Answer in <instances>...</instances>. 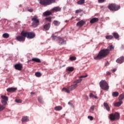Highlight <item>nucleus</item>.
I'll list each match as a JSON object with an SVG mask.
<instances>
[{
    "instance_id": "4",
    "label": "nucleus",
    "mask_w": 124,
    "mask_h": 124,
    "mask_svg": "<svg viewBox=\"0 0 124 124\" xmlns=\"http://www.w3.org/2000/svg\"><path fill=\"white\" fill-rule=\"evenodd\" d=\"M21 34H22L23 36H25V37L29 38L30 39H32V38H34V37H35V34L33 32L22 31Z\"/></svg>"
},
{
    "instance_id": "18",
    "label": "nucleus",
    "mask_w": 124,
    "mask_h": 124,
    "mask_svg": "<svg viewBox=\"0 0 124 124\" xmlns=\"http://www.w3.org/2000/svg\"><path fill=\"white\" fill-rule=\"evenodd\" d=\"M98 18L94 17L90 20V24H93L94 23H96V22H98Z\"/></svg>"
},
{
    "instance_id": "40",
    "label": "nucleus",
    "mask_w": 124,
    "mask_h": 124,
    "mask_svg": "<svg viewBox=\"0 0 124 124\" xmlns=\"http://www.w3.org/2000/svg\"><path fill=\"white\" fill-rule=\"evenodd\" d=\"M88 118L89 119V120H90V121H93V117L91 116H88Z\"/></svg>"
},
{
    "instance_id": "10",
    "label": "nucleus",
    "mask_w": 124,
    "mask_h": 124,
    "mask_svg": "<svg viewBox=\"0 0 124 124\" xmlns=\"http://www.w3.org/2000/svg\"><path fill=\"white\" fill-rule=\"evenodd\" d=\"M15 68L16 70L21 71V70L23 69V64H22L21 63H16L15 65Z\"/></svg>"
},
{
    "instance_id": "5",
    "label": "nucleus",
    "mask_w": 124,
    "mask_h": 124,
    "mask_svg": "<svg viewBox=\"0 0 124 124\" xmlns=\"http://www.w3.org/2000/svg\"><path fill=\"white\" fill-rule=\"evenodd\" d=\"M120 113L117 112H115V113H111L109 115V119L112 122L120 120Z\"/></svg>"
},
{
    "instance_id": "51",
    "label": "nucleus",
    "mask_w": 124,
    "mask_h": 124,
    "mask_svg": "<svg viewBox=\"0 0 124 124\" xmlns=\"http://www.w3.org/2000/svg\"><path fill=\"white\" fill-rule=\"evenodd\" d=\"M65 23H67V22H69V21L68 20H65Z\"/></svg>"
},
{
    "instance_id": "19",
    "label": "nucleus",
    "mask_w": 124,
    "mask_h": 124,
    "mask_svg": "<svg viewBox=\"0 0 124 124\" xmlns=\"http://www.w3.org/2000/svg\"><path fill=\"white\" fill-rule=\"evenodd\" d=\"M30 61H31V62H38V63L41 62V61H40V59H39V58H32Z\"/></svg>"
},
{
    "instance_id": "27",
    "label": "nucleus",
    "mask_w": 124,
    "mask_h": 124,
    "mask_svg": "<svg viewBox=\"0 0 124 124\" xmlns=\"http://www.w3.org/2000/svg\"><path fill=\"white\" fill-rule=\"evenodd\" d=\"M124 94H120L119 97V101H122V100H124Z\"/></svg>"
},
{
    "instance_id": "42",
    "label": "nucleus",
    "mask_w": 124,
    "mask_h": 124,
    "mask_svg": "<svg viewBox=\"0 0 124 124\" xmlns=\"http://www.w3.org/2000/svg\"><path fill=\"white\" fill-rule=\"evenodd\" d=\"M86 77H88V75L86 76H81L79 77V79H81V78H86Z\"/></svg>"
},
{
    "instance_id": "47",
    "label": "nucleus",
    "mask_w": 124,
    "mask_h": 124,
    "mask_svg": "<svg viewBox=\"0 0 124 124\" xmlns=\"http://www.w3.org/2000/svg\"><path fill=\"white\" fill-rule=\"evenodd\" d=\"M56 38H57V36H53L52 37V39H53V40L56 39Z\"/></svg>"
},
{
    "instance_id": "52",
    "label": "nucleus",
    "mask_w": 124,
    "mask_h": 124,
    "mask_svg": "<svg viewBox=\"0 0 124 124\" xmlns=\"http://www.w3.org/2000/svg\"><path fill=\"white\" fill-rule=\"evenodd\" d=\"M113 72H115V71H116V69H113Z\"/></svg>"
},
{
    "instance_id": "49",
    "label": "nucleus",
    "mask_w": 124,
    "mask_h": 124,
    "mask_svg": "<svg viewBox=\"0 0 124 124\" xmlns=\"http://www.w3.org/2000/svg\"><path fill=\"white\" fill-rule=\"evenodd\" d=\"M94 98H96V99H97L98 98L97 97V96H95L94 95Z\"/></svg>"
},
{
    "instance_id": "23",
    "label": "nucleus",
    "mask_w": 124,
    "mask_h": 124,
    "mask_svg": "<svg viewBox=\"0 0 124 124\" xmlns=\"http://www.w3.org/2000/svg\"><path fill=\"white\" fill-rule=\"evenodd\" d=\"M43 15L45 16H50V15H52V12L50 11H46L43 13Z\"/></svg>"
},
{
    "instance_id": "17",
    "label": "nucleus",
    "mask_w": 124,
    "mask_h": 124,
    "mask_svg": "<svg viewBox=\"0 0 124 124\" xmlns=\"http://www.w3.org/2000/svg\"><path fill=\"white\" fill-rule=\"evenodd\" d=\"M59 43L60 45H62L66 43V42L62 38H59Z\"/></svg>"
},
{
    "instance_id": "22",
    "label": "nucleus",
    "mask_w": 124,
    "mask_h": 124,
    "mask_svg": "<svg viewBox=\"0 0 124 124\" xmlns=\"http://www.w3.org/2000/svg\"><path fill=\"white\" fill-rule=\"evenodd\" d=\"M104 106L106 108V110L109 112L110 111V107H109V105H108L107 103H104Z\"/></svg>"
},
{
    "instance_id": "44",
    "label": "nucleus",
    "mask_w": 124,
    "mask_h": 124,
    "mask_svg": "<svg viewBox=\"0 0 124 124\" xmlns=\"http://www.w3.org/2000/svg\"><path fill=\"white\" fill-rule=\"evenodd\" d=\"M94 107H95V106H93L91 107V110H92L93 111L94 110Z\"/></svg>"
},
{
    "instance_id": "34",
    "label": "nucleus",
    "mask_w": 124,
    "mask_h": 124,
    "mask_svg": "<svg viewBox=\"0 0 124 124\" xmlns=\"http://www.w3.org/2000/svg\"><path fill=\"white\" fill-rule=\"evenodd\" d=\"M4 109H5V107L0 105V112H1V111H2V110H4Z\"/></svg>"
},
{
    "instance_id": "14",
    "label": "nucleus",
    "mask_w": 124,
    "mask_h": 124,
    "mask_svg": "<svg viewBox=\"0 0 124 124\" xmlns=\"http://www.w3.org/2000/svg\"><path fill=\"white\" fill-rule=\"evenodd\" d=\"M51 27V24L47 23L44 26L43 31H48L49 29Z\"/></svg>"
},
{
    "instance_id": "13",
    "label": "nucleus",
    "mask_w": 124,
    "mask_h": 124,
    "mask_svg": "<svg viewBox=\"0 0 124 124\" xmlns=\"http://www.w3.org/2000/svg\"><path fill=\"white\" fill-rule=\"evenodd\" d=\"M116 62H117V63H123V62H124V57L122 56L119 58L118 59L116 60Z\"/></svg>"
},
{
    "instance_id": "21",
    "label": "nucleus",
    "mask_w": 124,
    "mask_h": 124,
    "mask_svg": "<svg viewBox=\"0 0 124 124\" xmlns=\"http://www.w3.org/2000/svg\"><path fill=\"white\" fill-rule=\"evenodd\" d=\"M122 104H123V101H119V102H115L114 103V106H115V107H120V106L122 105Z\"/></svg>"
},
{
    "instance_id": "30",
    "label": "nucleus",
    "mask_w": 124,
    "mask_h": 124,
    "mask_svg": "<svg viewBox=\"0 0 124 124\" xmlns=\"http://www.w3.org/2000/svg\"><path fill=\"white\" fill-rule=\"evenodd\" d=\"M2 36L4 38H8V37H9V34L5 33L3 34Z\"/></svg>"
},
{
    "instance_id": "41",
    "label": "nucleus",
    "mask_w": 124,
    "mask_h": 124,
    "mask_svg": "<svg viewBox=\"0 0 124 124\" xmlns=\"http://www.w3.org/2000/svg\"><path fill=\"white\" fill-rule=\"evenodd\" d=\"M99 3H102L105 1V0H98Z\"/></svg>"
},
{
    "instance_id": "28",
    "label": "nucleus",
    "mask_w": 124,
    "mask_h": 124,
    "mask_svg": "<svg viewBox=\"0 0 124 124\" xmlns=\"http://www.w3.org/2000/svg\"><path fill=\"white\" fill-rule=\"evenodd\" d=\"M62 109V107L61 106H57L55 108V110H56V111H61Z\"/></svg>"
},
{
    "instance_id": "15",
    "label": "nucleus",
    "mask_w": 124,
    "mask_h": 124,
    "mask_svg": "<svg viewBox=\"0 0 124 124\" xmlns=\"http://www.w3.org/2000/svg\"><path fill=\"white\" fill-rule=\"evenodd\" d=\"M17 88H9L7 89V92L8 93H14L16 92Z\"/></svg>"
},
{
    "instance_id": "46",
    "label": "nucleus",
    "mask_w": 124,
    "mask_h": 124,
    "mask_svg": "<svg viewBox=\"0 0 124 124\" xmlns=\"http://www.w3.org/2000/svg\"><path fill=\"white\" fill-rule=\"evenodd\" d=\"M28 11L29 12H33V9H28Z\"/></svg>"
},
{
    "instance_id": "38",
    "label": "nucleus",
    "mask_w": 124,
    "mask_h": 124,
    "mask_svg": "<svg viewBox=\"0 0 124 124\" xmlns=\"http://www.w3.org/2000/svg\"><path fill=\"white\" fill-rule=\"evenodd\" d=\"M15 101L17 103H22V100L21 99H16Z\"/></svg>"
},
{
    "instance_id": "53",
    "label": "nucleus",
    "mask_w": 124,
    "mask_h": 124,
    "mask_svg": "<svg viewBox=\"0 0 124 124\" xmlns=\"http://www.w3.org/2000/svg\"><path fill=\"white\" fill-rule=\"evenodd\" d=\"M86 98H87V99H89V98L88 97V96H86Z\"/></svg>"
},
{
    "instance_id": "3",
    "label": "nucleus",
    "mask_w": 124,
    "mask_h": 124,
    "mask_svg": "<svg viewBox=\"0 0 124 124\" xmlns=\"http://www.w3.org/2000/svg\"><path fill=\"white\" fill-rule=\"evenodd\" d=\"M99 86L103 91H108L109 90V84L106 80H102L99 82Z\"/></svg>"
},
{
    "instance_id": "33",
    "label": "nucleus",
    "mask_w": 124,
    "mask_h": 124,
    "mask_svg": "<svg viewBox=\"0 0 124 124\" xmlns=\"http://www.w3.org/2000/svg\"><path fill=\"white\" fill-rule=\"evenodd\" d=\"M38 101H39V102H40V103H43V100L42 99V97H39L38 98Z\"/></svg>"
},
{
    "instance_id": "24",
    "label": "nucleus",
    "mask_w": 124,
    "mask_h": 124,
    "mask_svg": "<svg viewBox=\"0 0 124 124\" xmlns=\"http://www.w3.org/2000/svg\"><path fill=\"white\" fill-rule=\"evenodd\" d=\"M119 94H120L119 93V92H114L112 93V96H113V97H117V96H119Z\"/></svg>"
},
{
    "instance_id": "29",
    "label": "nucleus",
    "mask_w": 124,
    "mask_h": 124,
    "mask_svg": "<svg viewBox=\"0 0 124 124\" xmlns=\"http://www.w3.org/2000/svg\"><path fill=\"white\" fill-rule=\"evenodd\" d=\"M77 3L79 5L84 4L85 3V0H79L77 2Z\"/></svg>"
},
{
    "instance_id": "43",
    "label": "nucleus",
    "mask_w": 124,
    "mask_h": 124,
    "mask_svg": "<svg viewBox=\"0 0 124 124\" xmlns=\"http://www.w3.org/2000/svg\"><path fill=\"white\" fill-rule=\"evenodd\" d=\"M90 97H94V95L93 93H91L89 95Z\"/></svg>"
},
{
    "instance_id": "36",
    "label": "nucleus",
    "mask_w": 124,
    "mask_h": 124,
    "mask_svg": "<svg viewBox=\"0 0 124 124\" xmlns=\"http://www.w3.org/2000/svg\"><path fill=\"white\" fill-rule=\"evenodd\" d=\"M35 76L36 77H40L41 76V73L39 72L35 73Z\"/></svg>"
},
{
    "instance_id": "20",
    "label": "nucleus",
    "mask_w": 124,
    "mask_h": 124,
    "mask_svg": "<svg viewBox=\"0 0 124 124\" xmlns=\"http://www.w3.org/2000/svg\"><path fill=\"white\" fill-rule=\"evenodd\" d=\"M29 117L27 116H23L22 118V122H23V123H26L27 122H29Z\"/></svg>"
},
{
    "instance_id": "16",
    "label": "nucleus",
    "mask_w": 124,
    "mask_h": 124,
    "mask_svg": "<svg viewBox=\"0 0 124 124\" xmlns=\"http://www.w3.org/2000/svg\"><path fill=\"white\" fill-rule=\"evenodd\" d=\"M61 10H62V9L60 7H55L51 10V11L52 12H59Z\"/></svg>"
},
{
    "instance_id": "39",
    "label": "nucleus",
    "mask_w": 124,
    "mask_h": 124,
    "mask_svg": "<svg viewBox=\"0 0 124 124\" xmlns=\"http://www.w3.org/2000/svg\"><path fill=\"white\" fill-rule=\"evenodd\" d=\"M83 11L81 9H79V10H77L76 11V13L77 14V13H82Z\"/></svg>"
},
{
    "instance_id": "35",
    "label": "nucleus",
    "mask_w": 124,
    "mask_h": 124,
    "mask_svg": "<svg viewBox=\"0 0 124 124\" xmlns=\"http://www.w3.org/2000/svg\"><path fill=\"white\" fill-rule=\"evenodd\" d=\"M46 21H48V22H52V17L51 16H49L48 17H46Z\"/></svg>"
},
{
    "instance_id": "9",
    "label": "nucleus",
    "mask_w": 124,
    "mask_h": 124,
    "mask_svg": "<svg viewBox=\"0 0 124 124\" xmlns=\"http://www.w3.org/2000/svg\"><path fill=\"white\" fill-rule=\"evenodd\" d=\"M1 98L2 99L1 102L3 105H6L7 101H8V97L5 95H1Z\"/></svg>"
},
{
    "instance_id": "37",
    "label": "nucleus",
    "mask_w": 124,
    "mask_h": 124,
    "mask_svg": "<svg viewBox=\"0 0 124 124\" xmlns=\"http://www.w3.org/2000/svg\"><path fill=\"white\" fill-rule=\"evenodd\" d=\"M70 61H76V57L75 56L71 57H70Z\"/></svg>"
},
{
    "instance_id": "48",
    "label": "nucleus",
    "mask_w": 124,
    "mask_h": 124,
    "mask_svg": "<svg viewBox=\"0 0 124 124\" xmlns=\"http://www.w3.org/2000/svg\"><path fill=\"white\" fill-rule=\"evenodd\" d=\"M68 104H71V105H72V106L74 108V106H73V104H71L70 102H69Z\"/></svg>"
},
{
    "instance_id": "11",
    "label": "nucleus",
    "mask_w": 124,
    "mask_h": 124,
    "mask_svg": "<svg viewBox=\"0 0 124 124\" xmlns=\"http://www.w3.org/2000/svg\"><path fill=\"white\" fill-rule=\"evenodd\" d=\"M84 25H86V21L85 20H81L77 23V27L82 28Z\"/></svg>"
},
{
    "instance_id": "2",
    "label": "nucleus",
    "mask_w": 124,
    "mask_h": 124,
    "mask_svg": "<svg viewBox=\"0 0 124 124\" xmlns=\"http://www.w3.org/2000/svg\"><path fill=\"white\" fill-rule=\"evenodd\" d=\"M81 82H82V79H77L74 81V84H72L71 86H69L67 89L63 88L62 89V91H65L67 93H70V91H74V90H75L76 88L78 87V84L81 83Z\"/></svg>"
},
{
    "instance_id": "25",
    "label": "nucleus",
    "mask_w": 124,
    "mask_h": 124,
    "mask_svg": "<svg viewBox=\"0 0 124 124\" xmlns=\"http://www.w3.org/2000/svg\"><path fill=\"white\" fill-rule=\"evenodd\" d=\"M53 24L55 26H56L57 27H58V26H60V24H61V22L58 20H54L53 21Z\"/></svg>"
},
{
    "instance_id": "45",
    "label": "nucleus",
    "mask_w": 124,
    "mask_h": 124,
    "mask_svg": "<svg viewBox=\"0 0 124 124\" xmlns=\"http://www.w3.org/2000/svg\"><path fill=\"white\" fill-rule=\"evenodd\" d=\"M110 74H111V73H110V72H109V71H107V72L106 75H107V76L110 75Z\"/></svg>"
},
{
    "instance_id": "6",
    "label": "nucleus",
    "mask_w": 124,
    "mask_h": 124,
    "mask_svg": "<svg viewBox=\"0 0 124 124\" xmlns=\"http://www.w3.org/2000/svg\"><path fill=\"white\" fill-rule=\"evenodd\" d=\"M108 8L110 11H118V10L121 8V6L115 3H111L108 5Z\"/></svg>"
},
{
    "instance_id": "31",
    "label": "nucleus",
    "mask_w": 124,
    "mask_h": 124,
    "mask_svg": "<svg viewBox=\"0 0 124 124\" xmlns=\"http://www.w3.org/2000/svg\"><path fill=\"white\" fill-rule=\"evenodd\" d=\"M106 39H113L114 37L112 35H107L106 36Z\"/></svg>"
},
{
    "instance_id": "8",
    "label": "nucleus",
    "mask_w": 124,
    "mask_h": 124,
    "mask_svg": "<svg viewBox=\"0 0 124 124\" xmlns=\"http://www.w3.org/2000/svg\"><path fill=\"white\" fill-rule=\"evenodd\" d=\"M31 21H32L31 25L34 28H36L38 26H39V19L36 16H35L31 18Z\"/></svg>"
},
{
    "instance_id": "50",
    "label": "nucleus",
    "mask_w": 124,
    "mask_h": 124,
    "mask_svg": "<svg viewBox=\"0 0 124 124\" xmlns=\"http://www.w3.org/2000/svg\"><path fill=\"white\" fill-rule=\"evenodd\" d=\"M31 94H34V93H33V92H31Z\"/></svg>"
},
{
    "instance_id": "32",
    "label": "nucleus",
    "mask_w": 124,
    "mask_h": 124,
    "mask_svg": "<svg viewBox=\"0 0 124 124\" xmlns=\"http://www.w3.org/2000/svg\"><path fill=\"white\" fill-rule=\"evenodd\" d=\"M67 70L68 71L72 72V71H74V68L73 67H70L68 68Z\"/></svg>"
},
{
    "instance_id": "12",
    "label": "nucleus",
    "mask_w": 124,
    "mask_h": 124,
    "mask_svg": "<svg viewBox=\"0 0 124 124\" xmlns=\"http://www.w3.org/2000/svg\"><path fill=\"white\" fill-rule=\"evenodd\" d=\"M21 36H18L17 37H16V40H17L18 41H25V39H26V36H23L22 34V31L20 33Z\"/></svg>"
},
{
    "instance_id": "7",
    "label": "nucleus",
    "mask_w": 124,
    "mask_h": 124,
    "mask_svg": "<svg viewBox=\"0 0 124 124\" xmlns=\"http://www.w3.org/2000/svg\"><path fill=\"white\" fill-rule=\"evenodd\" d=\"M55 2L56 0H40V4L45 6L50 5V4H52V3Z\"/></svg>"
},
{
    "instance_id": "1",
    "label": "nucleus",
    "mask_w": 124,
    "mask_h": 124,
    "mask_svg": "<svg viewBox=\"0 0 124 124\" xmlns=\"http://www.w3.org/2000/svg\"><path fill=\"white\" fill-rule=\"evenodd\" d=\"M112 50H114V46L112 45L108 46L106 49H101L97 56L94 57V59L96 60L104 59V58H106L110 54V51H112Z\"/></svg>"
},
{
    "instance_id": "26",
    "label": "nucleus",
    "mask_w": 124,
    "mask_h": 124,
    "mask_svg": "<svg viewBox=\"0 0 124 124\" xmlns=\"http://www.w3.org/2000/svg\"><path fill=\"white\" fill-rule=\"evenodd\" d=\"M113 37H114V38H115L116 39H118V38H119V37H120V35L117 32H114L113 33Z\"/></svg>"
}]
</instances>
